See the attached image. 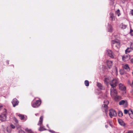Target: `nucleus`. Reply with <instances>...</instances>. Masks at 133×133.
<instances>
[{
  "mask_svg": "<svg viewBox=\"0 0 133 133\" xmlns=\"http://www.w3.org/2000/svg\"><path fill=\"white\" fill-rule=\"evenodd\" d=\"M130 61H131V62L132 63H133V58H132V59H131Z\"/></svg>",
  "mask_w": 133,
  "mask_h": 133,
  "instance_id": "39",
  "label": "nucleus"
},
{
  "mask_svg": "<svg viewBox=\"0 0 133 133\" xmlns=\"http://www.w3.org/2000/svg\"><path fill=\"white\" fill-rule=\"evenodd\" d=\"M41 103V101L37 100L32 104V106L34 108H37L40 105Z\"/></svg>",
  "mask_w": 133,
  "mask_h": 133,
  "instance_id": "9",
  "label": "nucleus"
},
{
  "mask_svg": "<svg viewBox=\"0 0 133 133\" xmlns=\"http://www.w3.org/2000/svg\"><path fill=\"white\" fill-rule=\"evenodd\" d=\"M47 127H49V126H48V124H47Z\"/></svg>",
  "mask_w": 133,
  "mask_h": 133,
  "instance_id": "49",
  "label": "nucleus"
},
{
  "mask_svg": "<svg viewBox=\"0 0 133 133\" xmlns=\"http://www.w3.org/2000/svg\"><path fill=\"white\" fill-rule=\"evenodd\" d=\"M123 67L124 70L129 71L130 70V68L129 66L127 64H125L123 65Z\"/></svg>",
  "mask_w": 133,
  "mask_h": 133,
  "instance_id": "13",
  "label": "nucleus"
},
{
  "mask_svg": "<svg viewBox=\"0 0 133 133\" xmlns=\"http://www.w3.org/2000/svg\"><path fill=\"white\" fill-rule=\"evenodd\" d=\"M110 17L111 19V20L112 21H114L115 20V18L114 16V14L112 13L111 12L110 14Z\"/></svg>",
  "mask_w": 133,
  "mask_h": 133,
  "instance_id": "18",
  "label": "nucleus"
},
{
  "mask_svg": "<svg viewBox=\"0 0 133 133\" xmlns=\"http://www.w3.org/2000/svg\"><path fill=\"white\" fill-rule=\"evenodd\" d=\"M118 115L120 117H122L123 115V113L121 111H119L118 112Z\"/></svg>",
  "mask_w": 133,
  "mask_h": 133,
  "instance_id": "26",
  "label": "nucleus"
},
{
  "mask_svg": "<svg viewBox=\"0 0 133 133\" xmlns=\"http://www.w3.org/2000/svg\"><path fill=\"white\" fill-rule=\"evenodd\" d=\"M125 104H127V102L126 100H122L119 102V104L120 105H122Z\"/></svg>",
  "mask_w": 133,
  "mask_h": 133,
  "instance_id": "19",
  "label": "nucleus"
},
{
  "mask_svg": "<svg viewBox=\"0 0 133 133\" xmlns=\"http://www.w3.org/2000/svg\"><path fill=\"white\" fill-rule=\"evenodd\" d=\"M84 84L87 87H88L89 85V83L88 81L85 80L84 82Z\"/></svg>",
  "mask_w": 133,
  "mask_h": 133,
  "instance_id": "25",
  "label": "nucleus"
},
{
  "mask_svg": "<svg viewBox=\"0 0 133 133\" xmlns=\"http://www.w3.org/2000/svg\"><path fill=\"white\" fill-rule=\"evenodd\" d=\"M3 106L2 105H0V110L2 109Z\"/></svg>",
  "mask_w": 133,
  "mask_h": 133,
  "instance_id": "42",
  "label": "nucleus"
},
{
  "mask_svg": "<svg viewBox=\"0 0 133 133\" xmlns=\"http://www.w3.org/2000/svg\"><path fill=\"white\" fill-rule=\"evenodd\" d=\"M116 15H117L118 16H119L120 14L119 12V9L116 12Z\"/></svg>",
  "mask_w": 133,
  "mask_h": 133,
  "instance_id": "30",
  "label": "nucleus"
},
{
  "mask_svg": "<svg viewBox=\"0 0 133 133\" xmlns=\"http://www.w3.org/2000/svg\"><path fill=\"white\" fill-rule=\"evenodd\" d=\"M124 85H123L122 84H121V83L119 85V88H121V87H122Z\"/></svg>",
  "mask_w": 133,
  "mask_h": 133,
  "instance_id": "36",
  "label": "nucleus"
},
{
  "mask_svg": "<svg viewBox=\"0 0 133 133\" xmlns=\"http://www.w3.org/2000/svg\"><path fill=\"white\" fill-rule=\"evenodd\" d=\"M130 112L128 113V114L130 117V118H133V112L132 110H130Z\"/></svg>",
  "mask_w": 133,
  "mask_h": 133,
  "instance_id": "22",
  "label": "nucleus"
},
{
  "mask_svg": "<svg viewBox=\"0 0 133 133\" xmlns=\"http://www.w3.org/2000/svg\"><path fill=\"white\" fill-rule=\"evenodd\" d=\"M109 113V115L111 118H112L114 117H116L117 115L116 112L114 110L111 109L110 110Z\"/></svg>",
  "mask_w": 133,
  "mask_h": 133,
  "instance_id": "7",
  "label": "nucleus"
},
{
  "mask_svg": "<svg viewBox=\"0 0 133 133\" xmlns=\"http://www.w3.org/2000/svg\"><path fill=\"white\" fill-rule=\"evenodd\" d=\"M6 110L4 109L3 113L0 115V120L2 121H5L6 120Z\"/></svg>",
  "mask_w": 133,
  "mask_h": 133,
  "instance_id": "4",
  "label": "nucleus"
},
{
  "mask_svg": "<svg viewBox=\"0 0 133 133\" xmlns=\"http://www.w3.org/2000/svg\"><path fill=\"white\" fill-rule=\"evenodd\" d=\"M15 122H16V123H17L18 122V120H17V119H15Z\"/></svg>",
  "mask_w": 133,
  "mask_h": 133,
  "instance_id": "44",
  "label": "nucleus"
},
{
  "mask_svg": "<svg viewBox=\"0 0 133 133\" xmlns=\"http://www.w3.org/2000/svg\"><path fill=\"white\" fill-rule=\"evenodd\" d=\"M106 63L108 67L110 68L112 65V62L110 61H107Z\"/></svg>",
  "mask_w": 133,
  "mask_h": 133,
  "instance_id": "14",
  "label": "nucleus"
},
{
  "mask_svg": "<svg viewBox=\"0 0 133 133\" xmlns=\"http://www.w3.org/2000/svg\"><path fill=\"white\" fill-rule=\"evenodd\" d=\"M12 103L13 106L15 107L16 106L18 105L19 103V102L16 99L14 98L12 100Z\"/></svg>",
  "mask_w": 133,
  "mask_h": 133,
  "instance_id": "10",
  "label": "nucleus"
},
{
  "mask_svg": "<svg viewBox=\"0 0 133 133\" xmlns=\"http://www.w3.org/2000/svg\"><path fill=\"white\" fill-rule=\"evenodd\" d=\"M131 35L133 36V30L131 29H130V32Z\"/></svg>",
  "mask_w": 133,
  "mask_h": 133,
  "instance_id": "33",
  "label": "nucleus"
},
{
  "mask_svg": "<svg viewBox=\"0 0 133 133\" xmlns=\"http://www.w3.org/2000/svg\"><path fill=\"white\" fill-rule=\"evenodd\" d=\"M9 61H7V63L8 64H9Z\"/></svg>",
  "mask_w": 133,
  "mask_h": 133,
  "instance_id": "45",
  "label": "nucleus"
},
{
  "mask_svg": "<svg viewBox=\"0 0 133 133\" xmlns=\"http://www.w3.org/2000/svg\"><path fill=\"white\" fill-rule=\"evenodd\" d=\"M114 0H110V4L111 5H113L114 4Z\"/></svg>",
  "mask_w": 133,
  "mask_h": 133,
  "instance_id": "32",
  "label": "nucleus"
},
{
  "mask_svg": "<svg viewBox=\"0 0 133 133\" xmlns=\"http://www.w3.org/2000/svg\"><path fill=\"white\" fill-rule=\"evenodd\" d=\"M131 14L132 15H133V10H132L131 11Z\"/></svg>",
  "mask_w": 133,
  "mask_h": 133,
  "instance_id": "43",
  "label": "nucleus"
},
{
  "mask_svg": "<svg viewBox=\"0 0 133 133\" xmlns=\"http://www.w3.org/2000/svg\"><path fill=\"white\" fill-rule=\"evenodd\" d=\"M118 81V79H114L110 82V84L111 87V88H115L117 86Z\"/></svg>",
  "mask_w": 133,
  "mask_h": 133,
  "instance_id": "2",
  "label": "nucleus"
},
{
  "mask_svg": "<svg viewBox=\"0 0 133 133\" xmlns=\"http://www.w3.org/2000/svg\"><path fill=\"white\" fill-rule=\"evenodd\" d=\"M130 93L132 95H133V89L132 90L130 91Z\"/></svg>",
  "mask_w": 133,
  "mask_h": 133,
  "instance_id": "38",
  "label": "nucleus"
},
{
  "mask_svg": "<svg viewBox=\"0 0 133 133\" xmlns=\"http://www.w3.org/2000/svg\"><path fill=\"white\" fill-rule=\"evenodd\" d=\"M6 130L7 132L10 133L11 132L12 129L10 127H8Z\"/></svg>",
  "mask_w": 133,
  "mask_h": 133,
  "instance_id": "24",
  "label": "nucleus"
},
{
  "mask_svg": "<svg viewBox=\"0 0 133 133\" xmlns=\"http://www.w3.org/2000/svg\"><path fill=\"white\" fill-rule=\"evenodd\" d=\"M130 48L133 50V43H131L130 46Z\"/></svg>",
  "mask_w": 133,
  "mask_h": 133,
  "instance_id": "34",
  "label": "nucleus"
},
{
  "mask_svg": "<svg viewBox=\"0 0 133 133\" xmlns=\"http://www.w3.org/2000/svg\"><path fill=\"white\" fill-rule=\"evenodd\" d=\"M104 82L105 83L107 84L109 82V80L107 78H105L104 79Z\"/></svg>",
  "mask_w": 133,
  "mask_h": 133,
  "instance_id": "27",
  "label": "nucleus"
},
{
  "mask_svg": "<svg viewBox=\"0 0 133 133\" xmlns=\"http://www.w3.org/2000/svg\"><path fill=\"white\" fill-rule=\"evenodd\" d=\"M130 110L128 111L127 110L125 109L124 110V113L125 114H127L129 112H130Z\"/></svg>",
  "mask_w": 133,
  "mask_h": 133,
  "instance_id": "31",
  "label": "nucleus"
},
{
  "mask_svg": "<svg viewBox=\"0 0 133 133\" xmlns=\"http://www.w3.org/2000/svg\"><path fill=\"white\" fill-rule=\"evenodd\" d=\"M107 54L108 56L111 58H113L114 57V55L112 51L111 50H107Z\"/></svg>",
  "mask_w": 133,
  "mask_h": 133,
  "instance_id": "8",
  "label": "nucleus"
},
{
  "mask_svg": "<svg viewBox=\"0 0 133 133\" xmlns=\"http://www.w3.org/2000/svg\"><path fill=\"white\" fill-rule=\"evenodd\" d=\"M109 103V101L107 100H105L103 102V104L102 105V108L104 110V112H106L108 111V105Z\"/></svg>",
  "mask_w": 133,
  "mask_h": 133,
  "instance_id": "5",
  "label": "nucleus"
},
{
  "mask_svg": "<svg viewBox=\"0 0 133 133\" xmlns=\"http://www.w3.org/2000/svg\"><path fill=\"white\" fill-rule=\"evenodd\" d=\"M45 130H46V129L44 128V127L43 126H41L38 129V130L40 131H42Z\"/></svg>",
  "mask_w": 133,
  "mask_h": 133,
  "instance_id": "23",
  "label": "nucleus"
},
{
  "mask_svg": "<svg viewBox=\"0 0 133 133\" xmlns=\"http://www.w3.org/2000/svg\"><path fill=\"white\" fill-rule=\"evenodd\" d=\"M10 126L11 127L12 129H14L15 128V126L12 124H11Z\"/></svg>",
  "mask_w": 133,
  "mask_h": 133,
  "instance_id": "37",
  "label": "nucleus"
},
{
  "mask_svg": "<svg viewBox=\"0 0 133 133\" xmlns=\"http://www.w3.org/2000/svg\"><path fill=\"white\" fill-rule=\"evenodd\" d=\"M114 100L116 101H118L122 99L121 97V96L116 95L113 97Z\"/></svg>",
  "mask_w": 133,
  "mask_h": 133,
  "instance_id": "12",
  "label": "nucleus"
},
{
  "mask_svg": "<svg viewBox=\"0 0 133 133\" xmlns=\"http://www.w3.org/2000/svg\"><path fill=\"white\" fill-rule=\"evenodd\" d=\"M118 121L119 124L121 126H124L125 125V123L122 119H118Z\"/></svg>",
  "mask_w": 133,
  "mask_h": 133,
  "instance_id": "17",
  "label": "nucleus"
},
{
  "mask_svg": "<svg viewBox=\"0 0 133 133\" xmlns=\"http://www.w3.org/2000/svg\"><path fill=\"white\" fill-rule=\"evenodd\" d=\"M43 121V117L41 116L40 117L39 122L38 123V125H40L42 123Z\"/></svg>",
  "mask_w": 133,
  "mask_h": 133,
  "instance_id": "20",
  "label": "nucleus"
},
{
  "mask_svg": "<svg viewBox=\"0 0 133 133\" xmlns=\"http://www.w3.org/2000/svg\"><path fill=\"white\" fill-rule=\"evenodd\" d=\"M25 130L27 131L28 133H34L31 130H29L28 128L26 129Z\"/></svg>",
  "mask_w": 133,
  "mask_h": 133,
  "instance_id": "29",
  "label": "nucleus"
},
{
  "mask_svg": "<svg viewBox=\"0 0 133 133\" xmlns=\"http://www.w3.org/2000/svg\"><path fill=\"white\" fill-rule=\"evenodd\" d=\"M112 48L115 50L119 49L120 47V42L118 41L112 40L111 41Z\"/></svg>",
  "mask_w": 133,
  "mask_h": 133,
  "instance_id": "1",
  "label": "nucleus"
},
{
  "mask_svg": "<svg viewBox=\"0 0 133 133\" xmlns=\"http://www.w3.org/2000/svg\"><path fill=\"white\" fill-rule=\"evenodd\" d=\"M127 133H133V131H128Z\"/></svg>",
  "mask_w": 133,
  "mask_h": 133,
  "instance_id": "40",
  "label": "nucleus"
},
{
  "mask_svg": "<svg viewBox=\"0 0 133 133\" xmlns=\"http://www.w3.org/2000/svg\"><path fill=\"white\" fill-rule=\"evenodd\" d=\"M38 115V114H35V115L37 116V115Z\"/></svg>",
  "mask_w": 133,
  "mask_h": 133,
  "instance_id": "48",
  "label": "nucleus"
},
{
  "mask_svg": "<svg viewBox=\"0 0 133 133\" xmlns=\"http://www.w3.org/2000/svg\"><path fill=\"white\" fill-rule=\"evenodd\" d=\"M18 116H19L20 118V119L21 120H23L25 121H26L27 119V118L26 116H24V115L21 114H18Z\"/></svg>",
  "mask_w": 133,
  "mask_h": 133,
  "instance_id": "11",
  "label": "nucleus"
},
{
  "mask_svg": "<svg viewBox=\"0 0 133 133\" xmlns=\"http://www.w3.org/2000/svg\"><path fill=\"white\" fill-rule=\"evenodd\" d=\"M127 25L123 23L121 24L119 26V27L122 29H125L127 27Z\"/></svg>",
  "mask_w": 133,
  "mask_h": 133,
  "instance_id": "21",
  "label": "nucleus"
},
{
  "mask_svg": "<svg viewBox=\"0 0 133 133\" xmlns=\"http://www.w3.org/2000/svg\"><path fill=\"white\" fill-rule=\"evenodd\" d=\"M110 91V95L112 97L117 95V91L115 88H111Z\"/></svg>",
  "mask_w": 133,
  "mask_h": 133,
  "instance_id": "6",
  "label": "nucleus"
},
{
  "mask_svg": "<svg viewBox=\"0 0 133 133\" xmlns=\"http://www.w3.org/2000/svg\"><path fill=\"white\" fill-rule=\"evenodd\" d=\"M19 133H25V132L22 130H19Z\"/></svg>",
  "mask_w": 133,
  "mask_h": 133,
  "instance_id": "35",
  "label": "nucleus"
},
{
  "mask_svg": "<svg viewBox=\"0 0 133 133\" xmlns=\"http://www.w3.org/2000/svg\"><path fill=\"white\" fill-rule=\"evenodd\" d=\"M105 127L106 128H107L108 127V125H105Z\"/></svg>",
  "mask_w": 133,
  "mask_h": 133,
  "instance_id": "46",
  "label": "nucleus"
},
{
  "mask_svg": "<svg viewBox=\"0 0 133 133\" xmlns=\"http://www.w3.org/2000/svg\"><path fill=\"white\" fill-rule=\"evenodd\" d=\"M113 28L112 26L109 24H108V31L110 32H111L112 31Z\"/></svg>",
  "mask_w": 133,
  "mask_h": 133,
  "instance_id": "15",
  "label": "nucleus"
},
{
  "mask_svg": "<svg viewBox=\"0 0 133 133\" xmlns=\"http://www.w3.org/2000/svg\"><path fill=\"white\" fill-rule=\"evenodd\" d=\"M97 85L101 89L104 90L105 89L104 87L100 83H97Z\"/></svg>",
  "mask_w": 133,
  "mask_h": 133,
  "instance_id": "16",
  "label": "nucleus"
},
{
  "mask_svg": "<svg viewBox=\"0 0 133 133\" xmlns=\"http://www.w3.org/2000/svg\"><path fill=\"white\" fill-rule=\"evenodd\" d=\"M120 74H123V73H122V72H121V71H120Z\"/></svg>",
  "mask_w": 133,
  "mask_h": 133,
  "instance_id": "47",
  "label": "nucleus"
},
{
  "mask_svg": "<svg viewBox=\"0 0 133 133\" xmlns=\"http://www.w3.org/2000/svg\"><path fill=\"white\" fill-rule=\"evenodd\" d=\"M120 89L123 91H125L126 89V88L124 86H123L121 88H119Z\"/></svg>",
  "mask_w": 133,
  "mask_h": 133,
  "instance_id": "28",
  "label": "nucleus"
},
{
  "mask_svg": "<svg viewBox=\"0 0 133 133\" xmlns=\"http://www.w3.org/2000/svg\"><path fill=\"white\" fill-rule=\"evenodd\" d=\"M130 83V85L132 87L133 86L132 85L133 84V81H132V84H131V83Z\"/></svg>",
  "mask_w": 133,
  "mask_h": 133,
  "instance_id": "41",
  "label": "nucleus"
},
{
  "mask_svg": "<svg viewBox=\"0 0 133 133\" xmlns=\"http://www.w3.org/2000/svg\"><path fill=\"white\" fill-rule=\"evenodd\" d=\"M130 52V51L128 50V49L125 50L126 54L122 56V59L123 61H127L130 59V55L127 54V52Z\"/></svg>",
  "mask_w": 133,
  "mask_h": 133,
  "instance_id": "3",
  "label": "nucleus"
}]
</instances>
